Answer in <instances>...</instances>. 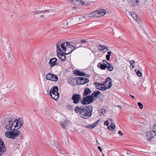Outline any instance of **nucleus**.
I'll return each mask as SVG.
<instances>
[{
    "mask_svg": "<svg viewBox=\"0 0 156 156\" xmlns=\"http://www.w3.org/2000/svg\"><path fill=\"white\" fill-rule=\"evenodd\" d=\"M74 111L76 113H79L80 117L87 119L92 115L93 107L91 105H83L80 107L77 105L74 108Z\"/></svg>",
    "mask_w": 156,
    "mask_h": 156,
    "instance_id": "obj_1",
    "label": "nucleus"
},
{
    "mask_svg": "<svg viewBox=\"0 0 156 156\" xmlns=\"http://www.w3.org/2000/svg\"><path fill=\"white\" fill-rule=\"evenodd\" d=\"M100 91L97 90L92 93L91 95L87 96L85 97H83L82 100H81V102L83 105H87L90 104L94 101V98H97L98 95L100 94Z\"/></svg>",
    "mask_w": 156,
    "mask_h": 156,
    "instance_id": "obj_2",
    "label": "nucleus"
},
{
    "mask_svg": "<svg viewBox=\"0 0 156 156\" xmlns=\"http://www.w3.org/2000/svg\"><path fill=\"white\" fill-rule=\"evenodd\" d=\"M20 131H16V132L15 131H6L5 133V136L8 138L14 140L20 136Z\"/></svg>",
    "mask_w": 156,
    "mask_h": 156,
    "instance_id": "obj_3",
    "label": "nucleus"
},
{
    "mask_svg": "<svg viewBox=\"0 0 156 156\" xmlns=\"http://www.w3.org/2000/svg\"><path fill=\"white\" fill-rule=\"evenodd\" d=\"M65 43V42H61L60 41L58 42L56 44L57 51H58L60 52H62V51L61 49L62 48L65 51H66V50L67 49V48L66 47Z\"/></svg>",
    "mask_w": 156,
    "mask_h": 156,
    "instance_id": "obj_4",
    "label": "nucleus"
},
{
    "mask_svg": "<svg viewBox=\"0 0 156 156\" xmlns=\"http://www.w3.org/2000/svg\"><path fill=\"white\" fill-rule=\"evenodd\" d=\"M71 99L73 101V103L75 104L79 103L80 101L82 100L81 99V96L79 94H74L72 96Z\"/></svg>",
    "mask_w": 156,
    "mask_h": 156,
    "instance_id": "obj_5",
    "label": "nucleus"
},
{
    "mask_svg": "<svg viewBox=\"0 0 156 156\" xmlns=\"http://www.w3.org/2000/svg\"><path fill=\"white\" fill-rule=\"evenodd\" d=\"M77 80L76 81V82L78 85L84 84L89 82V80L87 78L79 77L77 78Z\"/></svg>",
    "mask_w": 156,
    "mask_h": 156,
    "instance_id": "obj_6",
    "label": "nucleus"
},
{
    "mask_svg": "<svg viewBox=\"0 0 156 156\" xmlns=\"http://www.w3.org/2000/svg\"><path fill=\"white\" fill-rule=\"evenodd\" d=\"M16 119H10L9 120V124L6 126V129L8 130H12V127L14 123L16 122Z\"/></svg>",
    "mask_w": 156,
    "mask_h": 156,
    "instance_id": "obj_7",
    "label": "nucleus"
},
{
    "mask_svg": "<svg viewBox=\"0 0 156 156\" xmlns=\"http://www.w3.org/2000/svg\"><path fill=\"white\" fill-rule=\"evenodd\" d=\"M6 148L3 140L0 138V156L6 152Z\"/></svg>",
    "mask_w": 156,
    "mask_h": 156,
    "instance_id": "obj_8",
    "label": "nucleus"
},
{
    "mask_svg": "<svg viewBox=\"0 0 156 156\" xmlns=\"http://www.w3.org/2000/svg\"><path fill=\"white\" fill-rule=\"evenodd\" d=\"M156 132V131L152 130L146 133V137L148 140H150L155 136Z\"/></svg>",
    "mask_w": 156,
    "mask_h": 156,
    "instance_id": "obj_9",
    "label": "nucleus"
},
{
    "mask_svg": "<svg viewBox=\"0 0 156 156\" xmlns=\"http://www.w3.org/2000/svg\"><path fill=\"white\" fill-rule=\"evenodd\" d=\"M61 52L62 53H61L60 52H58V51H57V53L58 54V57L63 62L65 61L67 59V58L65 55L64 51L62 52Z\"/></svg>",
    "mask_w": 156,
    "mask_h": 156,
    "instance_id": "obj_10",
    "label": "nucleus"
},
{
    "mask_svg": "<svg viewBox=\"0 0 156 156\" xmlns=\"http://www.w3.org/2000/svg\"><path fill=\"white\" fill-rule=\"evenodd\" d=\"M108 81L109 82V83L110 82H112V80L109 77H108L106 78L105 81L103 83H94V84L99 85V86H107V84H106V83Z\"/></svg>",
    "mask_w": 156,
    "mask_h": 156,
    "instance_id": "obj_11",
    "label": "nucleus"
},
{
    "mask_svg": "<svg viewBox=\"0 0 156 156\" xmlns=\"http://www.w3.org/2000/svg\"><path fill=\"white\" fill-rule=\"evenodd\" d=\"M58 88L57 86H54L53 87H51L49 92V94H59L58 92Z\"/></svg>",
    "mask_w": 156,
    "mask_h": 156,
    "instance_id": "obj_12",
    "label": "nucleus"
},
{
    "mask_svg": "<svg viewBox=\"0 0 156 156\" xmlns=\"http://www.w3.org/2000/svg\"><path fill=\"white\" fill-rule=\"evenodd\" d=\"M57 60V59L55 58H52L50 59L49 64L51 67L58 65V64L56 63Z\"/></svg>",
    "mask_w": 156,
    "mask_h": 156,
    "instance_id": "obj_13",
    "label": "nucleus"
},
{
    "mask_svg": "<svg viewBox=\"0 0 156 156\" xmlns=\"http://www.w3.org/2000/svg\"><path fill=\"white\" fill-rule=\"evenodd\" d=\"M80 42H79L78 41V40L75 41V46L72 45L71 47L73 48H74L73 50H75V49L81 47H85V46H82V45L80 44Z\"/></svg>",
    "mask_w": 156,
    "mask_h": 156,
    "instance_id": "obj_14",
    "label": "nucleus"
},
{
    "mask_svg": "<svg viewBox=\"0 0 156 156\" xmlns=\"http://www.w3.org/2000/svg\"><path fill=\"white\" fill-rule=\"evenodd\" d=\"M84 93L83 94V96L85 97L87 96H88L91 93V90L88 87L85 88L84 90Z\"/></svg>",
    "mask_w": 156,
    "mask_h": 156,
    "instance_id": "obj_15",
    "label": "nucleus"
},
{
    "mask_svg": "<svg viewBox=\"0 0 156 156\" xmlns=\"http://www.w3.org/2000/svg\"><path fill=\"white\" fill-rule=\"evenodd\" d=\"M98 17L103 16L105 14L106 11L103 9H101L97 11Z\"/></svg>",
    "mask_w": 156,
    "mask_h": 156,
    "instance_id": "obj_16",
    "label": "nucleus"
},
{
    "mask_svg": "<svg viewBox=\"0 0 156 156\" xmlns=\"http://www.w3.org/2000/svg\"><path fill=\"white\" fill-rule=\"evenodd\" d=\"M97 66L101 70H105L107 67V65L105 63L102 64V63L99 62L98 63Z\"/></svg>",
    "mask_w": 156,
    "mask_h": 156,
    "instance_id": "obj_17",
    "label": "nucleus"
},
{
    "mask_svg": "<svg viewBox=\"0 0 156 156\" xmlns=\"http://www.w3.org/2000/svg\"><path fill=\"white\" fill-rule=\"evenodd\" d=\"M131 15L134 19L138 22V23H141L140 19L137 15H136L134 12H133V13H132Z\"/></svg>",
    "mask_w": 156,
    "mask_h": 156,
    "instance_id": "obj_18",
    "label": "nucleus"
},
{
    "mask_svg": "<svg viewBox=\"0 0 156 156\" xmlns=\"http://www.w3.org/2000/svg\"><path fill=\"white\" fill-rule=\"evenodd\" d=\"M51 96V98L54 100L56 101L57 100L59 99V94H49Z\"/></svg>",
    "mask_w": 156,
    "mask_h": 156,
    "instance_id": "obj_19",
    "label": "nucleus"
},
{
    "mask_svg": "<svg viewBox=\"0 0 156 156\" xmlns=\"http://www.w3.org/2000/svg\"><path fill=\"white\" fill-rule=\"evenodd\" d=\"M112 86V82H110L109 83L108 85L107 86V87H106L104 86L103 87H101L100 88V90L103 91H105L107 89H109Z\"/></svg>",
    "mask_w": 156,
    "mask_h": 156,
    "instance_id": "obj_20",
    "label": "nucleus"
},
{
    "mask_svg": "<svg viewBox=\"0 0 156 156\" xmlns=\"http://www.w3.org/2000/svg\"><path fill=\"white\" fill-rule=\"evenodd\" d=\"M97 12L96 11H94L90 13L88 15V17L90 18L93 17H98Z\"/></svg>",
    "mask_w": 156,
    "mask_h": 156,
    "instance_id": "obj_21",
    "label": "nucleus"
},
{
    "mask_svg": "<svg viewBox=\"0 0 156 156\" xmlns=\"http://www.w3.org/2000/svg\"><path fill=\"white\" fill-rule=\"evenodd\" d=\"M140 0H130V2L133 5L136 6L138 5Z\"/></svg>",
    "mask_w": 156,
    "mask_h": 156,
    "instance_id": "obj_22",
    "label": "nucleus"
},
{
    "mask_svg": "<svg viewBox=\"0 0 156 156\" xmlns=\"http://www.w3.org/2000/svg\"><path fill=\"white\" fill-rule=\"evenodd\" d=\"M77 78V77H76V78H71L70 79H69V83H70L71 84L74 86V84H75V80H76Z\"/></svg>",
    "mask_w": 156,
    "mask_h": 156,
    "instance_id": "obj_23",
    "label": "nucleus"
},
{
    "mask_svg": "<svg viewBox=\"0 0 156 156\" xmlns=\"http://www.w3.org/2000/svg\"><path fill=\"white\" fill-rule=\"evenodd\" d=\"M58 80V76L56 75L53 74L50 80L53 81H57Z\"/></svg>",
    "mask_w": 156,
    "mask_h": 156,
    "instance_id": "obj_24",
    "label": "nucleus"
},
{
    "mask_svg": "<svg viewBox=\"0 0 156 156\" xmlns=\"http://www.w3.org/2000/svg\"><path fill=\"white\" fill-rule=\"evenodd\" d=\"M115 124L113 123H112L111 125L109 127H108V129L110 130H112L114 129L115 128Z\"/></svg>",
    "mask_w": 156,
    "mask_h": 156,
    "instance_id": "obj_25",
    "label": "nucleus"
},
{
    "mask_svg": "<svg viewBox=\"0 0 156 156\" xmlns=\"http://www.w3.org/2000/svg\"><path fill=\"white\" fill-rule=\"evenodd\" d=\"M104 46H105V45H98V50L99 51H104L105 50V48H104Z\"/></svg>",
    "mask_w": 156,
    "mask_h": 156,
    "instance_id": "obj_26",
    "label": "nucleus"
},
{
    "mask_svg": "<svg viewBox=\"0 0 156 156\" xmlns=\"http://www.w3.org/2000/svg\"><path fill=\"white\" fill-rule=\"evenodd\" d=\"M74 74L75 76H80V71L79 70H75L73 71Z\"/></svg>",
    "mask_w": 156,
    "mask_h": 156,
    "instance_id": "obj_27",
    "label": "nucleus"
},
{
    "mask_svg": "<svg viewBox=\"0 0 156 156\" xmlns=\"http://www.w3.org/2000/svg\"><path fill=\"white\" fill-rule=\"evenodd\" d=\"M135 72L136 73V74L139 76H142V73L140 71L137 69L134 70Z\"/></svg>",
    "mask_w": 156,
    "mask_h": 156,
    "instance_id": "obj_28",
    "label": "nucleus"
},
{
    "mask_svg": "<svg viewBox=\"0 0 156 156\" xmlns=\"http://www.w3.org/2000/svg\"><path fill=\"white\" fill-rule=\"evenodd\" d=\"M53 75V74L50 73H48L46 75V79L47 80H50Z\"/></svg>",
    "mask_w": 156,
    "mask_h": 156,
    "instance_id": "obj_29",
    "label": "nucleus"
},
{
    "mask_svg": "<svg viewBox=\"0 0 156 156\" xmlns=\"http://www.w3.org/2000/svg\"><path fill=\"white\" fill-rule=\"evenodd\" d=\"M107 70L109 71H112L114 69V67L113 66H112V64H110V65L107 66Z\"/></svg>",
    "mask_w": 156,
    "mask_h": 156,
    "instance_id": "obj_30",
    "label": "nucleus"
},
{
    "mask_svg": "<svg viewBox=\"0 0 156 156\" xmlns=\"http://www.w3.org/2000/svg\"><path fill=\"white\" fill-rule=\"evenodd\" d=\"M67 49L66 50L67 51H65V52H64V53L65 54V55H68L71 52H72L74 50L73 49V50H72V49H70V51H69V48H68V47H67Z\"/></svg>",
    "mask_w": 156,
    "mask_h": 156,
    "instance_id": "obj_31",
    "label": "nucleus"
},
{
    "mask_svg": "<svg viewBox=\"0 0 156 156\" xmlns=\"http://www.w3.org/2000/svg\"><path fill=\"white\" fill-rule=\"evenodd\" d=\"M72 1L73 3H75V2L76 1V2H79V4H80L81 5H83L84 4V2L83 0H71Z\"/></svg>",
    "mask_w": 156,
    "mask_h": 156,
    "instance_id": "obj_32",
    "label": "nucleus"
},
{
    "mask_svg": "<svg viewBox=\"0 0 156 156\" xmlns=\"http://www.w3.org/2000/svg\"><path fill=\"white\" fill-rule=\"evenodd\" d=\"M78 41L79 42H81V45H82V44H84L85 45H86L87 44H88V42L87 41H86L85 40H78Z\"/></svg>",
    "mask_w": 156,
    "mask_h": 156,
    "instance_id": "obj_33",
    "label": "nucleus"
},
{
    "mask_svg": "<svg viewBox=\"0 0 156 156\" xmlns=\"http://www.w3.org/2000/svg\"><path fill=\"white\" fill-rule=\"evenodd\" d=\"M16 119V122H18V123H19L20 124V127L19 128H18V129H19L23 126V122L22 120H20V119Z\"/></svg>",
    "mask_w": 156,
    "mask_h": 156,
    "instance_id": "obj_34",
    "label": "nucleus"
},
{
    "mask_svg": "<svg viewBox=\"0 0 156 156\" xmlns=\"http://www.w3.org/2000/svg\"><path fill=\"white\" fill-rule=\"evenodd\" d=\"M66 108H68L71 111H73V105H68L66 106Z\"/></svg>",
    "mask_w": 156,
    "mask_h": 156,
    "instance_id": "obj_35",
    "label": "nucleus"
},
{
    "mask_svg": "<svg viewBox=\"0 0 156 156\" xmlns=\"http://www.w3.org/2000/svg\"><path fill=\"white\" fill-rule=\"evenodd\" d=\"M97 125L95 124V123H93V124L90 125L88 126V127L90 129H93Z\"/></svg>",
    "mask_w": 156,
    "mask_h": 156,
    "instance_id": "obj_36",
    "label": "nucleus"
},
{
    "mask_svg": "<svg viewBox=\"0 0 156 156\" xmlns=\"http://www.w3.org/2000/svg\"><path fill=\"white\" fill-rule=\"evenodd\" d=\"M60 124L64 128H66L67 125V122L66 121H65L64 122H60Z\"/></svg>",
    "mask_w": 156,
    "mask_h": 156,
    "instance_id": "obj_37",
    "label": "nucleus"
},
{
    "mask_svg": "<svg viewBox=\"0 0 156 156\" xmlns=\"http://www.w3.org/2000/svg\"><path fill=\"white\" fill-rule=\"evenodd\" d=\"M66 47H68V48H69V49H72V50L74 49V48H73L72 47H71V46L72 45H71L70 44V43L69 42H67L66 43Z\"/></svg>",
    "mask_w": 156,
    "mask_h": 156,
    "instance_id": "obj_38",
    "label": "nucleus"
},
{
    "mask_svg": "<svg viewBox=\"0 0 156 156\" xmlns=\"http://www.w3.org/2000/svg\"><path fill=\"white\" fill-rule=\"evenodd\" d=\"M137 105L138 106H139V108L140 109H142L143 108V104L142 103H141L140 102H138L137 103Z\"/></svg>",
    "mask_w": 156,
    "mask_h": 156,
    "instance_id": "obj_39",
    "label": "nucleus"
},
{
    "mask_svg": "<svg viewBox=\"0 0 156 156\" xmlns=\"http://www.w3.org/2000/svg\"><path fill=\"white\" fill-rule=\"evenodd\" d=\"M86 75H87L86 73H85L84 72L80 71V76H86Z\"/></svg>",
    "mask_w": 156,
    "mask_h": 156,
    "instance_id": "obj_40",
    "label": "nucleus"
},
{
    "mask_svg": "<svg viewBox=\"0 0 156 156\" xmlns=\"http://www.w3.org/2000/svg\"><path fill=\"white\" fill-rule=\"evenodd\" d=\"M102 111L101 112V114H102L103 115L106 113V110L105 109H101Z\"/></svg>",
    "mask_w": 156,
    "mask_h": 156,
    "instance_id": "obj_41",
    "label": "nucleus"
},
{
    "mask_svg": "<svg viewBox=\"0 0 156 156\" xmlns=\"http://www.w3.org/2000/svg\"><path fill=\"white\" fill-rule=\"evenodd\" d=\"M129 62L130 63L131 65H135V62L134 60H130L129 61Z\"/></svg>",
    "mask_w": 156,
    "mask_h": 156,
    "instance_id": "obj_42",
    "label": "nucleus"
},
{
    "mask_svg": "<svg viewBox=\"0 0 156 156\" xmlns=\"http://www.w3.org/2000/svg\"><path fill=\"white\" fill-rule=\"evenodd\" d=\"M54 144L55 145V146L54 147H56L58 146V142L56 141H54Z\"/></svg>",
    "mask_w": 156,
    "mask_h": 156,
    "instance_id": "obj_43",
    "label": "nucleus"
},
{
    "mask_svg": "<svg viewBox=\"0 0 156 156\" xmlns=\"http://www.w3.org/2000/svg\"><path fill=\"white\" fill-rule=\"evenodd\" d=\"M104 124L105 126H108L109 124V122L107 120L104 122Z\"/></svg>",
    "mask_w": 156,
    "mask_h": 156,
    "instance_id": "obj_44",
    "label": "nucleus"
},
{
    "mask_svg": "<svg viewBox=\"0 0 156 156\" xmlns=\"http://www.w3.org/2000/svg\"><path fill=\"white\" fill-rule=\"evenodd\" d=\"M41 13V11H35L34 12V14H39Z\"/></svg>",
    "mask_w": 156,
    "mask_h": 156,
    "instance_id": "obj_45",
    "label": "nucleus"
},
{
    "mask_svg": "<svg viewBox=\"0 0 156 156\" xmlns=\"http://www.w3.org/2000/svg\"><path fill=\"white\" fill-rule=\"evenodd\" d=\"M50 12V10H44L41 11V13H44L45 12Z\"/></svg>",
    "mask_w": 156,
    "mask_h": 156,
    "instance_id": "obj_46",
    "label": "nucleus"
},
{
    "mask_svg": "<svg viewBox=\"0 0 156 156\" xmlns=\"http://www.w3.org/2000/svg\"><path fill=\"white\" fill-rule=\"evenodd\" d=\"M106 59L108 61H109V60H110V56L108 55H106Z\"/></svg>",
    "mask_w": 156,
    "mask_h": 156,
    "instance_id": "obj_47",
    "label": "nucleus"
},
{
    "mask_svg": "<svg viewBox=\"0 0 156 156\" xmlns=\"http://www.w3.org/2000/svg\"><path fill=\"white\" fill-rule=\"evenodd\" d=\"M16 125L14 126V127L16 128L18 126L19 124L18 122L16 121Z\"/></svg>",
    "mask_w": 156,
    "mask_h": 156,
    "instance_id": "obj_48",
    "label": "nucleus"
},
{
    "mask_svg": "<svg viewBox=\"0 0 156 156\" xmlns=\"http://www.w3.org/2000/svg\"><path fill=\"white\" fill-rule=\"evenodd\" d=\"M104 48H105V51H104V52H106L107 51H108V48L107 47H106V46H104Z\"/></svg>",
    "mask_w": 156,
    "mask_h": 156,
    "instance_id": "obj_49",
    "label": "nucleus"
},
{
    "mask_svg": "<svg viewBox=\"0 0 156 156\" xmlns=\"http://www.w3.org/2000/svg\"><path fill=\"white\" fill-rule=\"evenodd\" d=\"M118 133L119 134H120L121 136H122L123 134V133L120 130H119L118 131Z\"/></svg>",
    "mask_w": 156,
    "mask_h": 156,
    "instance_id": "obj_50",
    "label": "nucleus"
},
{
    "mask_svg": "<svg viewBox=\"0 0 156 156\" xmlns=\"http://www.w3.org/2000/svg\"><path fill=\"white\" fill-rule=\"evenodd\" d=\"M56 147L58 149V150L59 151H60L61 150V148L60 146H58Z\"/></svg>",
    "mask_w": 156,
    "mask_h": 156,
    "instance_id": "obj_51",
    "label": "nucleus"
},
{
    "mask_svg": "<svg viewBox=\"0 0 156 156\" xmlns=\"http://www.w3.org/2000/svg\"><path fill=\"white\" fill-rule=\"evenodd\" d=\"M96 85V86H95L96 88L98 90H100V87H99V85Z\"/></svg>",
    "mask_w": 156,
    "mask_h": 156,
    "instance_id": "obj_52",
    "label": "nucleus"
},
{
    "mask_svg": "<svg viewBox=\"0 0 156 156\" xmlns=\"http://www.w3.org/2000/svg\"><path fill=\"white\" fill-rule=\"evenodd\" d=\"M98 149L99 150L100 152H102V150L100 146H98Z\"/></svg>",
    "mask_w": 156,
    "mask_h": 156,
    "instance_id": "obj_53",
    "label": "nucleus"
},
{
    "mask_svg": "<svg viewBox=\"0 0 156 156\" xmlns=\"http://www.w3.org/2000/svg\"><path fill=\"white\" fill-rule=\"evenodd\" d=\"M112 51H109V52H107V54L108 55H108L109 56H110L111 55V54L112 53Z\"/></svg>",
    "mask_w": 156,
    "mask_h": 156,
    "instance_id": "obj_54",
    "label": "nucleus"
},
{
    "mask_svg": "<svg viewBox=\"0 0 156 156\" xmlns=\"http://www.w3.org/2000/svg\"><path fill=\"white\" fill-rule=\"evenodd\" d=\"M100 121V119L98 120L95 122H94L95 123V124H96L97 125L98 123Z\"/></svg>",
    "mask_w": 156,
    "mask_h": 156,
    "instance_id": "obj_55",
    "label": "nucleus"
},
{
    "mask_svg": "<svg viewBox=\"0 0 156 156\" xmlns=\"http://www.w3.org/2000/svg\"><path fill=\"white\" fill-rule=\"evenodd\" d=\"M153 129L156 130V122L154 125L153 126Z\"/></svg>",
    "mask_w": 156,
    "mask_h": 156,
    "instance_id": "obj_56",
    "label": "nucleus"
},
{
    "mask_svg": "<svg viewBox=\"0 0 156 156\" xmlns=\"http://www.w3.org/2000/svg\"><path fill=\"white\" fill-rule=\"evenodd\" d=\"M18 129V128L17 129L13 128V129L12 130H11V131H15V132H16V131H18V130H17Z\"/></svg>",
    "mask_w": 156,
    "mask_h": 156,
    "instance_id": "obj_57",
    "label": "nucleus"
},
{
    "mask_svg": "<svg viewBox=\"0 0 156 156\" xmlns=\"http://www.w3.org/2000/svg\"><path fill=\"white\" fill-rule=\"evenodd\" d=\"M105 62L106 63L108 66L110 65L111 64L109 63L108 62H107L106 61H105Z\"/></svg>",
    "mask_w": 156,
    "mask_h": 156,
    "instance_id": "obj_58",
    "label": "nucleus"
},
{
    "mask_svg": "<svg viewBox=\"0 0 156 156\" xmlns=\"http://www.w3.org/2000/svg\"><path fill=\"white\" fill-rule=\"evenodd\" d=\"M130 96L133 99H135V97L132 95H130Z\"/></svg>",
    "mask_w": 156,
    "mask_h": 156,
    "instance_id": "obj_59",
    "label": "nucleus"
},
{
    "mask_svg": "<svg viewBox=\"0 0 156 156\" xmlns=\"http://www.w3.org/2000/svg\"><path fill=\"white\" fill-rule=\"evenodd\" d=\"M85 76L88 77H90V76L89 74H87V75H86Z\"/></svg>",
    "mask_w": 156,
    "mask_h": 156,
    "instance_id": "obj_60",
    "label": "nucleus"
},
{
    "mask_svg": "<svg viewBox=\"0 0 156 156\" xmlns=\"http://www.w3.org/2000/svg\"><path fill=\"white\" fill-rule=\"evenodd\" d=\"M20 139H23V136H20Z\"/></svg>",
    "mask_w": 156,
    "mask_h": 156,
    "instance_id": "obj_61",
    "label": "nucleus"
},
{
    "mask_svg": "<svg viewBox=\"0 0 156 156\" xmlns=\"http://www.w3.org/2000/svg\"><path fill=\"white\" fill-rule=\"evenodd\" d=\"M117 106L119 108H121V106L120 105H118Z\"/></svg>",
    "mask_w": 156,
    "mask_h": 156,
    "instance_id": "obj_62",
    "label": "nucleus"
},
{
    "mask_svg": "<svg viewBox=\"0 0 156 156\" xmlns=\"http://www.w3.org/2000/svg\"><path fill=\"white\" fill-rule=\"evenodd\" d=\"M109 120L110 121H111V122H112V119H111V118H110L109 119Z\"/></svg>",
    "mask_w": 156,
    "mask_h": 156,
    "instance_id": "obj_63",
    "label": "nucleus"
},
{
    "mask_svg": "<svg viewBox=\"0 0 156 156\" xmlns=\"http://www.w3.org/2000/svg\"><path fill=\"white\" fill-rule=\"evenodd\" d=\"M96 142L98 145H99V143L98 142L97 140H96Z\"/></svg>",
    "mask_w": 156,
    "mask_h": 156,
    "instance_id": "obj_64",
    "label": "nucleus"
}]
</instances>
